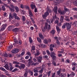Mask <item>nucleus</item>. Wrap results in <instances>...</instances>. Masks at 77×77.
Instances as JSON below:
<instances>
[{"instance_id": "c9c22d12", "label": "nucleus", "mask_w": 77, "mask_h": 77, "mask_svg": "<svg viewBox=\"0 0 77 77\" xmlns=\"http://www.w3.org/2000/svg\"><path fill=\"white\" fill-rule=\"evenodd\" d=\"M28 72L29 73V74H30L31 75H33V72H32L30 70H29Z\"/></svg>"}, {"instance_id": "39448f33", "label": "nucleus", "mask_w": 77, "mask_h": 77, "mask_svg": "<svg viewBox=\"0 0 77 77\" xmlns=\"http://www.w3.org/2000/svg\"><path fill=\"white\" fill-rule=\"evenodd\" d=\"M54 55H56L55 53L54 52L51 53V56L53 60H56V57L54 56Z\"/></svg>"}, {"instance_id": "79ce46f5", "label": "nucleus", "mask_w": 77, "mask_h": 77, "mask_svg": "<svg viewBox=\"0 0 77 77\" xmlns=\"http://www.w3.org/2000/svg\"><path fill=\"white\" fill-rule=\"evenodd\" d=\"M13 63L14 64H20V63L18 62L17 61H14L13 62Z\"/></svg>"}, {"instance_id": "338daca9", "label": "nucleus", "mask_w": 77, "mask_h": 77, "mask_svg": "<svg viewBox=\"0 0 77 77\" xmlns=\"http://www.w3.org/2000/svg\"><path fill=\"white\" fill-rule=\"evenodd\" d=\"M73 34L74 35H77V31H75L73 32Z\"/></svg>"}, {"instance_id": "f03ea898", "label": "nucleus", "mask_w": 77, "mask_h": 77, "mask_svg": "<svg viewBox=\"0 0 77 77\" xmlns=\"http://www.w3.org/2000/svg\"><path fill=\"white\" fill-rule=\"evenodd\" d=\"M47 9L48 10L47 12L45 13L44 15L42 16L43 18H45L46 17L49 15V13L51 12V10L49 9V7H47Z\"/></svg>"}, {"instance_id": "a211bd4d", "label": "nucleus", "mask_w": 77, "mask_h": 77, "mask_svg": "<svg viewBox=\"0 0 77 77\" xmlns=\"http://www.w3.org/2000/svg\"><path fill=\"white\" fill-rule=\"evenodd\" d=\"M34 5V3L33 2H32L31 5V6L32 9H33L34 8H35V5Z\"/></svg>"}, {"instance_id": "37998d69", "label": "nucleus", "mask_w": 77, "mask_h": 77, "mask_svg": "<svg viewBox=\"0 0 77 77\" xmlns=\"http://www.w3.org/2000/svg\"><path fill=\"white\" fill-rule=\"evenodd\" d=\"M15 19H16V20H20V17L17 16L15 17Z\"/></svg>"}, {"instance_id": "4468645a", "label": "nucleus", "mask_w": 77, "mask_h": 77, "mask_svg": "<svg viewBox=\"0 0 77 77\" xmlns=\"http://www.w3.org/2000/svg\"><path fill=\"white\" fill-rule=\"evenodd\" d=\"M9 63H7L4 66L5 68L7 70H9Z\"/></svg>"}, {"instance_id": "4be33fe9", "label": "nucleus", "mask_w": 77, "mask_h": 77, "mask_svg": "<svg viewBox=\"0 0 77 77\" xmlns=\"http://www.w3.org/2000/svg\"><path fill=\"white\" fill-rule=\"evenodd\" d=\"M9 67L10 68V69L11 70L13 69V67H12V64H11V63H9Z\"/></svg>"}, {"instance_id": "3c124183", "label": "nucleus", "mask_w": 77, "mask_h": 77, "mask_svg": "<svg viewBox=\"0 0 77 77\" xmlns=\"http://www.w3.org/2000/svg\"><path fill=\"white\" fill-rule=\"evenodd\" d=\"M17 16V14H16L15 13H13V16H14V17H16Z\"/></svg>"}, {"instance_id": "a19ab883", "label": "nucleus", "mask_w": 77, "mask_h": 77, "mask_svg": "<svg viewBox=\"0 0 77 77\" xmlns=\"http://www.w3.org/2000/svg\"><path fill=\"white\" fill-rule=\"evenodd\" d=\"M25 9H28L29 11L30 10L29 7V6H26V5L25 6Z\"/></svg>"}, {"instance_id": "c756f323", "label": "nucleus", "mask_w": 77, "mask_h": 77, "mask_svg": "<svg viewBox=\"0 0 77 77\" xmlns=\"http://www.w3.org/2000/svg\"><path fill=\"white\" fill-rule=\"evenodd\" d=\"M73 24L75 27H77V21H75L74 22Z\"/></svg>"}, {"instance_id": "6ab92c4d", "label": "nucleus", "mask_w": 77, "mask_h": 77, "mask_svg": "<svg viewBox=\"0 0 77 77\" xmlns=\"http://www.w3.org/2000/svg\"><path fill=\"white\" fill-rule=\"evenodd\" d=\"M29 17H33V13H32L31 11L30 10H29Z\"/></svg>"}, {"instance_id": "8fccbe9b", "label": "nucleus", "mask_w": 77, "mask_h": 77, "mask_svg": "<svg viewBox=\"0 0 77 77\" xmlns=\"http://www.w3.org/2000/svg\"><path fill=\"white\" fill-rule=\"evenodd\" d=\"M41 67H36L35 68L37 70H39V69H40V68H41Z\"/></svg>"}, {"instance_id": "393cba45", "label": "nucleus", "mask_w": 77, "mask_h": 77, "mask_svg": "<svg viewBox=\"0 0 77 77\" xmlns=\"http://www.w3.org/2000/svg\"><path fill=\"white\" fill-rule=\"evenodd\" d=\"M28 74V72H27V71H26L25 72V73L23 75L24 77H27V76Z\"/></svg>"}, {"instance_id": "4c0bfd02", "label": "nucleus", "mask_w": 77, "mask_h": 77, "mask_svg": "<svg viewBox=\"0 0 77 77\" xmlns=\"http://www.w3.org/2000/svg\"><path fill=\"white\" fill-rule=\"evenodd\" d=\"M29 41L30 43H32V39L31 37L29 38Z\"/></svg>"}, {"instance_id": "2eb2a0df", "label": "nucleus", "mask_w": 77, "mask_h": 77, "mask_svg": "<svg viewBox=\"0 0 77 77\" xmlns=\"http://www.w3.org/2000/svg\"><path fill=\"white\" fill-rule=\"evenodd\" d=\"M42 57L41 56H40L38 57H37V59L38 62H41V60H42Z\"/></svg>"}, {"instance_id": "de8ad7c7", "label": "nucleus", "mask_w": 77, "mask_h": 77, "mask_svg": "<svg viewBox=\"0 0 77 77\" xmlns=\"http://www.w3.org/2000/svg\"><path fill=\"white\" fill-rule=\"evenodd\" d=\"M32 50H35V47L34 46H33L32 47Z\"/></svg>"}, {"instance_id": "69168bd1", "label": "nucleus", "mask_w": 77, "mask_h": 77, "mask_svg": "<svg viewBox=\"0 0 77 77\" xmlns=\"http://www.w3.org/2000/svg\"><path fill=\"white\" fill-rule=\"evenodd\" d=\"M24 5L23 4H21L20 5V8H22V9H23L24 8Z\"/></svg>"}, {"instance_id": "5701e85b", "label": "nucleus", "mask_w": 77, "mask_h": 77, "mask_svg": "<svg viewBox=\"0 0 77 77\" xmlns=\"http://www.w3.org/2000/svg\"><path fill=\"white\" fill-rule=\"evenodd\" d=\"M44 65H43L42 66V69H41V70L39 71V72H40V73H42V72H43V70L44 69Z\"/></svg>"}, {"instance_id": "9b49d317", "label": "nucleus", "mask_w": 77, "mask_h": 77, "mask_svg": "<svg viewBox=\"0 0 77 77\" xmlns=\"http://www.w3.org/2000/svg\"><path fill=\"white\" fill-rule=\"evenodd\" d=\"M54 39L56 40V43L57 44V45H60V42H59V41L58 40V38H57V37H54Z\"/></svg>"}, {"instance_id": "ea45409f", "label": "nucleus", "mask_w": 77, "mask_h": 77, "mask_svg": "<svg viewBox=\"0 0 77 77\" xmlns=\"http://www.w3.org/2000/svg\"><path fill=\"white\" fill-rule=\"evenodd\" d=\"M66 25L65 24V23H64V25L62 26V28L63 29H65L66 28Z\"/></svg>"}, {"instance_id": "72a5a7b5", "label": "nucleus", "mask_w": 77, "mask_h": 77, "mask_svg": "<svg viewBox=\"0 0 77 77\" xmlns=\"http://www.w3.org/2000/svg\"><path fill=\"white\" fill-rule=\"evenodd\" d=\"M30 18H31V20L32 23H35V21L34 20V19H33V18H32V17H30Z\"/></svg>"}, {"instance_id": "1a4fd4ad", "label": "nucleus", "mask_w": 77, "mask_h": 77, "mask_svg": "<svg viewBox=\"0 0 77 77\" xmlns=\"http://www.w3.org/2000/svg\"><path fill=\"white\" fill-rule=\"evenodd\" d=\"M4 5L5 6H6V7H7V8H8L10 9V10L11 11H12V12H14V10L13 9H12L9 6H8V5H7L6 4H4Z\"/></svg>"}, {"instance_id": "2f4dec72", "label": "nucleus", "mask_w": 77, "mask_h": 77, "mask_svg": "<svg viewBox=\"0 0 77 77\" xmlns=\"http://www.w3.org/2000/svg\"><path fill=\"white\" fill-rule=\"evenodd\" d=\"M22 21H26V17L24 16H22Z\"/></svg>"}, {"instance_id": "a878e982", "label": "nucleus", "mask_w": 77, "mask_h": 77, "mask_svg": "<svg viewBox=\"0 0 77 77\" xmlns=\"http://www.w3.org/2000/svg\"><path fill=\"white\" fill-rule=\"evenodd\" d=\"M64 20V18L62 16H61L60 18V20L62 23V22Z\"/></svg>"}, {"instance_id": "ddd939ff", "label": "nucleus", "mask_w": 77, "mask_h": 77, "mask_svg": "<svg viewBox=\"0 0 77 77\" xmlns=\"http://www.w3.org/2000/svg\"><path fill=\"white\" fill-rule=\"evenodd\" d=\"M15 27V26H13L12 25H10L9 26V27H8V29L9 30H12V29H13Z\"/></svg>"}, {"instance_id": "6e6d98bb", "label": "nucleus", "mask_w": 77, "mask_h": 77, "mask_svg": "<svg viewBox=\"0 0 77 77\" xmlns=\"http://www.w3.org/2000/svg\"><path fill=\"white\" fill-rule=\"evenodd\" d=\"M26 54H27L28 55H29V56H31V54L30 53V52H27L26 53Z\"/></svg>"}, {"instance_id": "49530a36", "label": "nucleus", "mask_w": 77, "mask_h": 77, "mask_svg": "<svg viewBox=\"0 0 77 77\" xmlns=\"http://www.w3.org/2000/svg\"><path fill=\"white\" fill-rule=\"evenodd\" d=\"M44 42L45 44H48V41H47V40H45L44 41Z\"/></svg>"}, {"instance_id": "6e6552de", "label": "nucleus", "mask_w": 77, "mask_h": 77, "mask_svg": "<svg viewBox=\"0 0 77 77\" xmlns=\"http://www.w3.org/2000/svg\"><path fill=\"white\" fill-rule=\"evenodd\" d=\"M65 24L66 26L67 29H69L71 28V24H69V23H65Z\"/></svg>"}, {"instance_id": "e2e57ef3", "label": "nucleus", "mask_w": 77, "mask_h": 77, "mask_svg": "<svg viewBox=\"0 0 77 77\" xmlns=\"http://www.w3.org/2000/svg\"><path fill=\"white\" fill-rule=\"evenodd\" d=\"M17 69L15 68L14 70L12 71V72H15V71H17Z\"/></svg>"}, {"instance_id": "473e14b6", "label": "nucleus", "mask_w": 77, "mask_h": 77, "mask_svg": "<svg viewBox=\"0 0 77 77\" xmlns=\"http://www.w3.org/2000/svg\"><path fill=\"white\" fill-rule=\"evenodd\" d=\"M15 9L16 10V12H18V11H19V8L17 6L15 7Z\"/></svg>"}, {"instance_id": "e433bc0d", "label": "nucleus", "mask_w": 77, "mask_h": 77, "mask_svg": "<svg viewBox=\"0 0 77 77\" xmlns=\"http://www.w3.org/2000/svg\"><path fill=\"white\" fill-rule=\"evenodd\" d=\"M23 36H24V37H25V38H26V36H27V34L26 33V32H25L23 34Z\"/></svg>"}, {"instance_id": "7c9ffc66", "label": "nucleus", "mask_w": 77, "mask_h": 77, "mask_svg": "<svg viewBox=\"0 0 77 77\" xmlns=\"http://www.w3.org/2000/svg\"><path fill=\"white\" fill-rule=\"evenodd\" d=\"M34 72L35 73L36 72H38L39 71L38 70L36 69L35 68L33 69Z\"/></svg>"}, {"instance_id": "cd10ccee", "label": "nucleus", "mask_w": 77, "mask_h": 77, "mask_svg": "<svg viewBox=\"0 0 77 77\" xmlns=\"http://www.w3.org/2000/svg\"><path fill=\"white\" fill-rule=\"evenodd\" d=\"M14 17L12 16V14L11 13H10L9 16V19L11 20V18H13Z\"/></svg>"}, {"instance_id": "423d86ee", "label": "nucleus", "mask_w": 77, "mask_h": 77, "mask_svg": "<svg viewBox=\"0 0 77 77\" xmlns=\"http://www.w3.org/2000/svg\"><path fill=\"white\" fill-rule=\"evenodd\" d=\"M47 26L48 27V28L49 29H50V27L51 26L50 25H48L47 23H45V26L44 27V29H42V31H43V32H44V30H45V29H47Z\"/></svg>"}, {"instance_id": "4d7b16f0", "label": "nucleus", "mask_w": 77, "mask_h": 77, "mask_svg": "<svg viewBox=\"0 0 77 77\" xmlns=\"http://www.w3.org/2000/svg\"><path fill=\"white\" fill-rule=\"evenodd\" d=\"M64 10L65 13H66V12H67L68 11V9H67L66 8V7H64Z\"/></svg>"}, {"instance_id": "bb28decb", "label": "nucleus", "mask_w": 77, "mask_h": 77, "mask_svg": "<svg viewBox=\"0 0 77 77\" xmlns=\"http://www.w3.org/2000/svg\"><path fill=\"white\" fill-rule=\"evenodd\" d=\"M24 51L22 52L21 54H20L18 55V57H21L22 56H23L24 54Z\"/></svg>"}, {"instance_id": "f257e3e1", "label": "nucleus", "mask_w": 77, "mask_h": 77, "mask_svg": "<svg viewBox=\"0 0 77 77\" xmlns=\"http://www.w3.org/2000/svg\"><path fill=\"white\" fill-rule=\"evenodd\" d=\"M61 0H54V1L55 6L54 7L53 11L54 12H55V14H57V5L58 3L60 2Z\"/></svg>"}, {"instance_id": "dca6fc26", "label": "nucleus", "mask_w": 77, "mask_h": 77, "mask_svg": "<svg viewBox=\"0 0 77 77\" xmlns=\"http://www.w3.org/2000/svg\"><path fill=\"white\" fill-rule=\"evenodd\" d=\"M50 50H51V51H53V48L54 47V45H50Z\"/></svg>"}, {"instance_id": "774afa93", "label": "nucleus", "mask_w": 77, "mask_h": 77, "mask_svg": "<svg viewBox=\"0 0 77 77\" xmlns=\"http://www.w3.org/2000/svg\"><path fill=\"white\" fill-rule=\"evenodd\" d=\"M66 63H69V60H67L66 61Z\"/></svg>"}, {"instance_id": "603ef678", "label": "nucleus", "mask_w": 77, "mask_h": 77, "mask_svg": "<svg viewBox=\"0 0 77 77\" xmlns=\"http://www.w3.org/2000/svg\"><path fill=\"white\" fill-rule=\"evenodd\" d=\"M72 75V77H74L75 75V74H74V72H72V73L70 75Z\"/></svg>"}, {"instance_id": "864d4df0", "label": "nucleus", "mask_w": 77, "mask_h": 77, "mask_svg": "<svg viewBox=\"0 0 77 77\" xmlns=\"http://www.w3.org/2000/svg\"><path fill=\"white\" fill-rule=\"evenodd\" d=\"M22 68H24L25 67V65L24 64H22L21 65Z\"/></svg>"}, {"instance_id": "052dcab7", "label": "nucleus", "mask_w": 77, "mask_h": 77, "mask_svg": "<svg viewBox=\"0 0 77 77\" xmlns=\"http://www.w3.org/2000/svg\"><path fill=\"white\" fill-rule=\"evenodd\" d=\"M73 3L75 5H77V0H76L75 2H74Z\"/></svg>"}, {"instance_id": "5fc2aeb1", "label": "nucleus", "mask_w": 77, "mask_h": 77, "mask_svg": "<svg viewBox=\"0 0 77 77\" xmlns=\"http://www.w3.org/2000/svg\"><path fill=\"white\" fill-rule=\"evenodd\" d=\"M2 9L3 11L5 10V8L4 6H2Z\"/></svg>"}, {"instance_id": "9d476101", "label": "nucleus", "mask_w": 77, "mask_h": 77, "mask_svg": "<svg viewBox=\"0 0 77 77\" xmlns=\"http://www.w3.org/2000/svg\"><path fill=\"white\" fill-rule=\"evenodd\" d=\"M32 57H30V58L28 60L29 62L28 63V65L29 66H30V64H31V63H32Z\"/></svg>"}, {"instance_id": "0e129e2a", "label": "nucleus", "mask_w": 77, "mask_h": 77, "mask_svg": "<svg viewBox=\"0 0 77 77\" xmlns=\"http://www.w3.org/2000/svg\"><path fill=\"white\" fill-rule=\"evenodd\" d=\"M72 65H74V66H76L77 64H76V63H72Z\"/></svg>"}, {"instance_id": "7ed1b4c3", "label": "nucleus", "mask_w": 77, "mask_h": 77, "mask_svg": "<svg viewBox=\"0 0 77 77\" xmlns=\"http://www.w3.org/2000/svg\"><path fill=\"white\" fill-rule=\"evenodd\" d=\"M14 41L15 43L13 44V45L14 46H15L16 45V44H18L19 45L21 44V43L22 42L21 40H19L18 42V41H17V39H14Z\"/></svg>"}, {"instance_id": "bf43d9fd", "label": "nucleus", "mask_w": 77, "mask_h": 77, "mask_svg": "<svg viewBox=\"0 0 77 77\" xmlns=\"http://www.w3.org/2000/svg\"><path fill=\"white\" fill-rule=\"evenodd\" d=\"M47 22L48 23H49V24H50V23H51V22H50V20H49V19L47 20Z\"/></svg>"}, {"instance_id": "20e7f679", "label": "nucleus", "mask_w": 77, "mask_h": 77, "mask_svg": "<svg viewBox=\"0 0 77 77\" xmlns=\"http://www.w3.org/2000/svg\"><path fill=\"white\" fill-rule=\"evenodd\" d=\"M7 26V24H3L2 25V26H1V28L0 29V31L1 32H2V31H3L5 29V28H6V27Z\"/></svg>"}, {"instance_id": "412c9836", "label": "nucleus", "mask_w": 77, "mask_h": 77, "mask_svg": "<svg viewBox=\"0 0 77 77\" xmlns=\"http://www.w3.org/2000/svg\"><path fill=\"white\" fill-rule=\"evenodd\" d=\"M0 69L1 70H2V71H4V72H7L5 68L2 67H0Z\"/></svg>"}, {"instance_id": "58836bf2", "label": "nucleus", "mask_w": 77, "mask_h": 77, "mask_svg": "<svg viewBox=\"0 0 77 77\" xmlns=\"http://www.w3.org/2000/svg\"><path fill=\"white\" fill-rule=\"evenodd\" d=\"M3 56H5V57H8V54H7V53H6V52H5L3 54Z\"/></svg>"}, {"instance_id": "b1692460", "label": "nucleus", "mask_w": 77, "mask_h": 77, "mask_svg": "<svg viewBox=\"0 0 77 77\" xmlns=\"http://www.w3.org/2000/svg\"><path fill=\"white\" fill-rule=\"evenodd\" d=\"M37 39L38 42H39L40 43H41L42 41H41V39L39 37H37Z\"/></svg>"}, {"instance_id": "a18cd8bd", "label": "nucleus", "mask_w": 77, "mask_h": 77, "mask_svg": "<svg viewBox=\"0 0 77 77\" xmlns=\"http://www.w3.org/2000/svg\"><path fill=\"white\" fill-rule=\"evenodd\" d=\"M57 74L58 75H60V69L59 70V71L57 72Z\"/></svg>"}, {"instance_id": "aec40b11", "label": "nucleus", "mask_w": 77, "mask_h": 77, "mask_svg": "<svg viewBox=\"0 0 77 77\" xmlns=\"http://www.w3.org/2000/svg\"><path fill=\"white\" fill-rule=\"evenodd\" d=\"M56 29L58 33H59V32H60V29L57 26L56 27Z\"/></svg>"}, {"instance_id": "09e8293b", "label": "nucleus", "mask_w": 77, "mask_h": 77, "mask_svg": "<svg viewBox=\"0 0 77 77\" xmlns=\"http://www.w3.org/2000/svg\"><path fill=\"white\" fill-rule=\"evenodd\" d=\"M10 6H11V8H13V9H14V8H15V6H14V5H13V4H11L10 5Z\"/></svg>"}, {"instance_id": "13d9d810", "label": "nucleus", "mask_w": 77, "mask_h": 77, "mask_svg": "<svg viewBox=\"0 0 77 77\" xmlns=\"http://www.w3.org/2000/svg\"><path fill=\"white\" fill-rule=\"evenodd\" d=\"M51 74V71H49L48 73V77H49V76H50V75Z\"/></svg>"}, {"instance_id": "c03bdc74", "label": "nucleus", "mask_w": 77, "mask_h": 77, "mask_svg": "<svg viewBox=\"0 0 77 77\" xmlns=\"http://www.w3.org/2000/svg\"><path fill=\"white\" fill-rule=\"evenodd\" d=\"M40 54V53H39V52L37 51V53L35 54V56H38V55H39Z\"/></svg>"}, {"instance_id": "0eeeda50", "label": "nucleus", "mask_w": 77, "mask_h": 77, "mask_svg": "<svg viewBox=\"0 0 77 77\" xmlns=\"http://www.w3.org/2000/svg\"><path fill=\"white\" fill-rule=\"evenodd\" d=\"M19 51V49L16 48L14 49L12 51V53H13L14 54L15 53H17Z\"/></svg>"}, {"instance_id": "f3484780", "label": "nucleus", "mask_w": 77, "mask_h": 77, "mask_svg": "<svg viewBox=\"0 0 77 77\" xmlns=\"http://www.w3.org/2000/svg\"><path fill=\"white\" fill-rule=\"evenodd\" d=\"M39 36L40 37V38H41L42 39H44V36L42 35V34L41 33H40L38 34Z\"/></svg>"}, {"instance_id": "f8f14e48", "label": "nucleus", "mask_w": 77, "mask_h": 77, "mask_svg": "<svg viewBox=\"0 0 77 77\" xmlns=\"http://www.w3.org/2000/svg\"><path fill=\"white\" fill-rule=\"evenodd\" d=\"M12 47H13L12 45H11L7 47L6 49L8 50V51H10Z\"/></svg>"}, {"instance_id": "680f3d73", "label": "nucleus", "mask_w": 77, "mask_h": 77, "mask_svg": "<svg viewBox=\"0 0 77 77\" xmlns=\"http://www.w3.org/2000/svg\"><path fill=\"white\" fill-rule=\"evenodd\" d=\"M36 65V63H32L31 64V65H34V66Z\"/></svg>"}, {"instance_id": "f704fd0d", "label": "nucleus", "mask_w": 77, "mask_h": 77, "mask_svg": "<svg viewBox=\"0 0 77 77\" xmlns=\"http://www.w3.org/2000/svg\"><path fill=\"white\" fill-rule=\"evenodd\" d=\"M18 29L17 28H15L13 29L14 32H17Z\"/></svg>"}, {"instance_id": "c85d7f7f", "label": "nucleus", "mask_w": 77, "mask_h": 77, "mask_svg": "<svg viewBox=\"0 0 77 77\" xmlns=\"http://www.w3.org/2000/svg\"><path fill=\"white\" fill-rule=\"evenodd\" d=\"M56 32V31L54 30H53L51 31V33L52 35H54V33Z\"/></svg>"}]
</instances>
